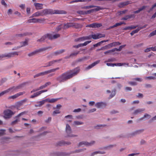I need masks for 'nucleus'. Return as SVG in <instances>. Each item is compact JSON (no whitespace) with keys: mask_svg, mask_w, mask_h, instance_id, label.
Segmentation results:
<instances>
[{"mask_svg":"<svg viewBox=\"0 0 156 156\" xmlns=\"http://www.w3.org/2000/svg\"><path fill=\"white\" fill-rule=\"evenodd\" d=\"M80 71L79 67H76L72 70H70L57 77L56 80L60 83L64 82L76 75Z\"/></svg>","mask_w":156,"mask_h":156,"instance_id":"nucleus-1","label":"nucleus"},{"mask_svg":"<svg viewBox=\"0 0 156 156\" xmlns=\"http://www.w3.org/2000/svg\"><path fill=\"white\" fill-rule=\"evenodd\" d=\"M48 9H45L40 11H37L32 14L31 17H37L39 16H43L47 14H48Z\"/></svg>","mask_w":156,"mask_h":156,"instance_id":"nucleus-2","label":"nucleus"},{"mask_svg":"<svg viewBox=\"0 0 156 156\" xmlns=\"http://www.w3.org/2000/svg\"><path fill=\"white\" fill-rule=\"evenodd\" d=\"M26 83H23L17 86H13L5 90L6 94L9 92H13L16 91L17 90L22 88L25 85Z\"/></svg>","mask_w":156,"mask_h":156,"instance_id":"nucleus-3","label":"nucleus"},{"mask_svg":"<svg viewBox=\"0 0 156 156\" xmlns=\"http://www.w3.org/2000/svg\"><path fill=\"white\" fill-rule=\"evenodd\" d=\"M81 25L77 23H64V28L67 29L70 27H73L76 28H79L81 27Z\"/></svg>","mask_w":156,"mask_h":156,"instance_id":"nucleus-4","label":"nucleus"},{"mask_svg":"<svg viewBox=\"0 0 156 156\" xmlns=\"http://www.w3.org/2000/svg\"><path fill=\"white\" fill-rule=\"evenodd\" d=\"M4 117L5 119H9L13 115L15 112L12 111L11 110L6 109L5 110L4 112Z\"/></svg>","mask_w":156,"mask_h":156,"instance_id":"nucleus-5","label":"nucleus"},{"mask_svg":"<svg viewBox=\"0 0 156 156\" xmlns=\"http://www.w3.org/2000/svg\"><path fill=\"white\" fill-rule=\"evenodd\" d=\"M48 14H66L67 12L66 11L63 10H54L48 9Z\"/></svg>","mask_w":156,"mask_h":156,"instance_id":"nucleus-6","label":"nucleus"},{"mask_svg":"<svg viewBox=\"0 0 156 156\" xmlns=\"http://www.w3.org/2000/svg\"><path fill=\"white\" fill-rule=\"evenodd\" d=\"M52 48V47H47L42 48H41L38 50H35V51H34L33 52H30V53H29L28 54V55L29 57H31V56H33L37 54L38 53H39V52H41L42 51H44L48 49H49V48Z\"/></svg>","mask_w":156,"mask_h":156,"instance_id":"nucleus-7","label":"nucleus"},{"mask_svg":"<svg viewBox=\"0 0 156 156\" xmlns=\"http://www.w3.org/2000/svg\"><path fill=\"white\" fill-rule=\"evenodd\" d=\"M2 55V57L3 58H11L13 57L15 55H18V52L15 51L12 52H10L7 54Z\"/></svg>","mask_w":156,"mask_h":156,"instance_id":"nucleus-8","label":"nucleus"},{"mask_svg":"<svg viewBox=\"0 0 156 156\" xmlns=\"http://www.w3.org/2000/svg\"><path fill=\"white\" fill-rule=\"evenodd\" d=\"M66 131L67 134V137H74L77 136L76 135L70 134L72 133L71 129L69 125L68 124H67L66 125Z\"/></svg>","mask_w":156,"mask_h":156,"instance_id":"nucleus-9","label":"nucleus"},{"mask_svg":"<svg viewBox=\"0 0 156 156\" xmlns=\"http://www.w3.org/2000/svg\"><path fill=\"white\" fill-rule=\"evenodd\" d=\"M47 39L50 40L53 39L52 35L51 34H46L42 36L41 39L38 40H37V41H43Z\"/></svg>","mask_w":156,"mask_h":156,"instance_id":"nucleus-10","label":"nucleus"},{"mask_svg":"<svg viewBox=\"0 0 156 156\" xmlns=\"http://www.w3.org/2000/svg\"><path fill=\"white\" fill-rule=\"evenodd\" d=\"M59 69L58 67L56 68L55 69H53L49 70H47L44 72L40 73L41 76H43L45 75H47L52 72H54L56 70H58Z\"/></svg>","mask_w":156,"mask_h":156,"instance_id":"nucleus-11","label":"nucleus"},{"mask_svg":"<svg viewBox=\"0 0 156 156\" xmlns=\"http://www.w3.org/2000/svg\"><path fill=\"white\" fill-rule=\"evenodd\" d=\"M95 143L94 141H92L90 143H88L87 142L83 141L79 143L78 144V146L80 147L81 146L83 145H84L87 146H90L94 144Z\"/></svg>","mask_w":156,"mask_h":156,"instance_id":"nucleus-12","label":"nucleus"},{"mask_svg":"<svg viewBox=\"0 0 156 156\" xmlns=\"http://www.w3.org/2000/svg\"><path fill=\"white\" fill-rule=\"evenodd\" d=\"M91 37L90 36H88L83 37L75 39L74 41L76 42L81 41H85L87 40L90 39H91Z\"/></svg>","mask_w":156,"mask_h":156,"instance_id":"nucleus-13","label":"nucleus"},{"mask_svg":"<svg viewBox=\"0 0 156 156\" xmlns=\"http://www.w3.org/2000/svg\"><path fill=\"white\" fill-rule=\"evenodd\" d=\"M43 4L39 3H35L34 5L35 6L36 9L37 10H40L43 8Z\"/></svg>","mask_w":156,"mask_h":156,"instance_id":"nucleus-14","label":"nucleus"},{"mask_svg":"<svg viewBox=\"0 0 156 156\" xmlns=\"http://www.w3.org/2000/svg\"><path fill=\"white\" fill-rule=\"evenodd\" d=\"M106 105V104L105 103L103 102H100L97 103L95 106L97 108H99L103 107H105Z\"/></svg>","mask_w":156,"mask_h":156,"instance_id":"nucleus-15","label":"nucleus"},{"mask_svg":"<svg viewBox=\"0 0 156 156\" xmlns=\"http://www.w3.org/2000/svg\"><path fill=\"white\" fill-rule=\"evenodd\" d=\"M60 61V60H55L53 61H50L47 63L46 64H47L46 66H43L44 67H49L52 66L53 64H54L55 62H57L59 61Z\"/></svg>","mask_w":156,"mask_h":156,"instance_id":"nucleus-16","label":"nucleus"},{"mask_svg":"<svg viewBox=\"0 0 156 156\" xmlns=\"http://www.w3.org/2000/svg\"><path fill=\"white\" fill-rule=\"evenodd\" d=\"M99 62H100L99 61H96V62H94V63H92L91 65L88 66L86 68V69L87 70V69H89L91 68H92L94 66H95L96 64L98 63Z\"/></svg>","mask_w":156,"mask_h":156,"instance_id":"nucleus-17","label":"nucleus"},{"mask_svg":"<svg viewBox=\"0 0 156 156\" xmlns=\"http://www.w3.org/2000/svg\"><path fill=\"white\" fill-rule=\"evenodd\" d=\"M135 17V15L134 14H131L130 15H127L124 16L122 18L121 20H126L129 19L133 18H134Z\"/></svg>","mask_w":156,"mask_h":156,"instance_id":"nucleus-18","label":"nucleus"},{"mask_svg":"<svg viewBox=\"0 0 156 156\" xmlns=\"http://www.w3.org/2000/svg\"><path fill=\"white\" fill-rule=\"evenodd\" d=\"M122 24H124L125 25L126 24V23L124 22H120V23H116L115 24L113 25V26L110 27L109 28L110 29H111L114 27H116L118 26L121 25Z\"/></svg>","mask_w":156,"mask_h":156,"instance_id":"nucleus-19","label":"nucleus"},{"mask_svg":"<svg viewBox=\"0 0 156 156\" xmlns=\"http://www.w3.org/2000/svg\"><path fill=\"white\" fill-rule=\"evenodd\" d=\"M123 63H107L106 65L108 66H110L113 67L115 66H120L122 65Z\"/></svg>","mask_w":156,"mask_h":156,"instance_id":"nucleus-20","label":"nucleus"},{"mask_svg":"<svg viewBox=\"0 0 156 156\" xmlns=\"http://www.w3.org/2000/svg\"><path fill=\"white\" fill-rule=\"evenodd\" d=\"M65 49H62L59 50H58L57 51H56L54 52V55H59L64 52H65Z\"/></svg>","mask_w":156,"mask_h":156,"instance_id":"nucleus-21","label":"nucleus"},{"mask_svg":"<svg viewBox=\"0 0 156 156\" xmlns=\"http://www.w3.org/2000/svg\"><path fill=\"white\" fill-rule=\"evenodd\" d=\"M138 25L137 26H128L125 28H124L123 29V30H131L133 29H134L136 28V27H138Z\"/></svg>","mask_w":156,"mask_h":156,"instance_id":"nucleus-22","label":"nucleus"},{"mask_svg":"<svg viewBox=\"0 0 156 156\" xmlns=\"http://www.w3.org/2000/svg\"><path fill=\"white\" fill-rule=\"evenodd\" d=\"M95 7H96V8L93 9V11H98L100 10H103L105 9V8H104L103 7H101L99 6H97L94 5Z\"/></svg>","mask_w":156,"mask_h":156,"instance_id":"nucleus-23","label":"nucleus"},{"mask_svg":"<svg viewBox=\"0 0 156 156\" xmlns=\"http://www.w3.org/2000/svg\"><path fill=\"white\" fill-rule=\"evenodd\" d=\"M30 34V33L27 32L23 34H16V36L17 37H21L29 35Z\"/></svg>","mask_w":156,"mask_h":156,"instance_id":"nucleus-24","label":"nucleus"},{"mask_svg":"<svg viewBox=\"0 0 156 156\" xmlns=\"http://www.w3.org/2000/svg\"><path fill=\"white\" fill-rule=\"evenodd\" d=\"M20 44L21 45V46L17 47V48H20V47L25 46L28 44V41H27V40H26L22 42H20Z\"/></svg>","mask_w":156,"mask_h":156,"instance_id":"nucleus-25","label":"nucleus"},{"mask_svg":"<svg viewBox=\"0 0 156 156\" xmlns=\"http://www.w3.org/2000/svg\"><path fill=\"white\" fill-rule=\"evenodd\" d=\"M144 109H139L135 110L133 114L137 115L138 113H140L143 111H144Z\"/></svg>","mask_w":156,"mask_h":156,"instance_id":"nucleus-26","label":"nucleus"},{"mask_svg":"<svg viewBox=\"0 0 156 156\" xmlns=\"http://www.w3.org/2000/svg\"><path fill=\"white\" fill-rule=\"evenodd\" d=\"M47 101H48V102L49 103H54L55 102H56V101H57L58 99V98H52L51 99H46Z\"/></svg>","mask_w":156,"mask_h":156,"instance_id":"nucleus-27","label":"nucleus"},{"mask_svg":"<svg viewBox=\"0 0 156 156\" xmlns=\"http://www.w3.org/2000/svg\"><path fill=\"white\" fill-rule=\"evenodd\" d=\"M40 94H41V93H40V91H39L37 92L36 93L34 94L33 95H31L30 96V98H34L35 97H37L39 96Z\"/></svg>","mask_w":156,"mask_h":156,"instance_id":"nucleus-28","label":"nucleus"},{"mask_svg":"<svg viewBox=\"0 0 156 156\" xmlns=\"http://www.w3.org/2000/svg\"><path fill=\"white\" fill-rule=\"evenodd\" d=\"M146 7L145 6H143L141 8H140L138 10H136V11H134L133 12L134 13L136 14L137 13H139L140 11L143 10L144 9H145V8Z\"/></svg>","mask_w":156,"mask_h":156,"instance_id":"nucleus-29","label":"nucleus"},{"mask_svg":"<svg viewBox=\"0 0 156 156\" xmlns=\"http://www.w3.org/2000/svg\"><path fill=\"white\" fill-rule=\"evenodd\" d=\"M95 7V6L94 5H90L82 7L81 9H88L91 8H94Z\"/></svg>","mask_w":156,"mask_h":156,"instance_id":"nucleus-30","label":"nucleus"},{"mask_svg":"<svg viewBox=\"0 0 156 156\" xmlns=\"http://www.w3.org/2000/svg\"><path fill=\"white\" fill-rule=\"evenodd\" d=\"M37 23V18H33L29 20L27 22V23Z\"/></svg>","mask_w":156,"mask_h":156,"instance_id":"nucleus-31","label":"nucleus"},{"mask_svg":"<svg viewBox=\"0 0 156 156\" xmlns=\"http://www.w3.org/2000/svg\"><path fill=\"white\" fill-rule=\"evenodd\" d=\"M109 41L108 40H104V41H101L100 42H99L97 43V44H94V47H97L98 46L100 45L101 43H102L103 42H107V41Z\"/></svg>","mask_w":156,"mask_h":156,"instance_id":"nucleus-32","label":"nucleus"},{"mask_svg":"<svg viewBox=\"0 0 156 156\" xmlns=\"http://www.w3.org/2000/svg\"><path fill=\"white\" fill-rule=\"evenodd\" d=\"M151 117V116L147 114V113H146L145 114V115H144V117H143L142 118H141L140 119L138 120H143L144 118H147V119H149L150 117Z\"/></svg>","mask_w":156,"mask_h":156,"instance_id":"nucleus-33","label":"nucleus"},{"mask_svg":"<svg viewBox=\"0 0 156 156\" xmlns=\"http://www.w3.org/2000/svg\"><path fill=\"white\" fill-rule=\"evenodd\" d=\"M126 45H123L120 46H119V48H113L114 50V51H121L122 50V48L124 47Z\"/></svg>","mask_w":156,"mask_h":156,"instance_id":"nucleus-34","label":"nucleus"},{"mask_svg":"<svg viewBox=\"0 0 156 156\" xmlns=\"http://www.w3.org/2000/svg\"><path fill=\"white\" fill-rule=\"evenodd\" d=\"M105 153V152H101L100 151H96L94 152L91 154V156H94V155L98 154H104Z\"/></svg>","mask_w":156,"mask_h":156,"instance_id":"nucleus-35","label":"nucleus"},{"mask_svg":"<svg viewBox=\"0 0 156 156\" xmlns=\"http://www.w3.org/2000/svg\"><path fill=\"white\" fill-rule=\"evenodd\" d=\"M45 21V19L44 18H41L40 19L37 18V23H42L44 22Z\"/></svg>","mask_w":156,"mask_h":156,"instance_id":"nucleus-36","label":"nucleus"},{"mask_svg":"<svg viewBox=\"0 0 156 156\" xmlns=\"http://www.w3.org/2000/svg\"><path fill=\"white\" fill-rule=\"evenodd\" d=\"M111 43V44L112 47L113 46H116L121 44V43L119 42H113Z\"/></svg>","mask_w":156,"mask_h":156,"instance_id":"nucleus-37","label":"nucleus"},{"mask_svg":"<svg viewBox=\"0 0 156 156\" xmlns=\"http://www.w3.org/2000/svg\"><path fill=\"white\" fill-rule=\"evenodd\" d=\"M114 52V50L113 49L112 50H108L106 51H105L104 52V53L105 54H106V55L110 54Z\"/></svg>","mask_w":156,"mask_h":156,"instance_id":"nucleus-38","label":"nucleus"},{"mask_svg":"<svg viewBox=\"0 0 156 156\" xmlns=\"http://www.w3.org/2000/svg\"><path fill=\"white\" fill-rule=\"evenodd\" d=\"M46 101H47L46 99L42 101H40L39 102V104L38 105V106H41L43 104H44V103H45V102Z\"/></svg>","mask_w":156,"mask_h":156,"instance_id":"nucleus-39","label":"nucleus"},{"mask_svg":"<svg viewBox=\"0 0 156 156\" xmlns=\"http://www.w3.org/2000/svg\"><path fill=\"white\" fill-rule=\"evenodd\" d=\"M20 121V120L19 118H18L16 119L15 120L13 121L11 123V125H14V124H16L18 122H19Z\"/></svg>","mask_w":156,"mask_h":156,"instance_id":"nucleus-40","label":"nucleus"},{"mask_svg":"<svg viewBox=\"0 0 156 156\" xmlns=\"http://www.w3.org/2000/svg\"><path fill=\"white\" fill-rule=\"evenodd\" d=\"M116 90H115L112 91L111 94L110 95L109 98L110 99L113 97L115 94Z\"/></svg>","mask_w":156,"mask_h":156,"instance_id":"nucleus-41","label":"nucleus"},{"mask_svg":"<svg viewBox=\"0 0 156 156\" xmlns=\"http://www.w3.org/2000/svg\"><path fill=\"white\" fill-rule=\"evenodd\" d=\"M79 53H80V51H77L76 52L72 53L70 54V55L69 56V57H70L72 56H76Z\"/></svg>","mask_w":156,"mask_h":156,"instance_id":"nucleus-42","label":"nucleus"},{"mask_svg":"<svg viewBox=\"0 0 156 156\" xmlns=\"http://www.w3.org/2000/svg\"><path fill=\"white\" fill-rule=\"evenodd\" d=\"M18 97V95L17 94H16L13 95L9 97L8 98V99H14Z\"/></svg>","mask_w":156,"mask_h":156,"instance_id":"nucleus-43","label":"nucleus"},{"mask_svg":"<svg viewBox=\"0 0 156 156\" xmlns=\"http://www.w3.org/2000/svg\"><path fill=\"white\" fill-rule=\"evenodd\" d=\"M87 27H92L93 28H96L95 23H93L90 24L86 26Z\"/></svg>","mask_w":156,"mask_h":156,"instance_id":"nucleus-44","label":"nucleus"},{"mask_svg":"<svg viewBox=\"0 0 156 156\" xmlns=\"http://www.w3.org/2000/svg\"><path fill=\"white\" fill-rule=\"evenodd\" d=\"M91 41H85V42H84V43L80 44L81 46L82 47V46H86L87 44H88L90 43L91 42Z\"/></svg>","mask_w":156,"mask_h":156,"instance_id":"nucleus-45","label":"nucleus"},{"mask_svg":"<svg viewBox=\"0 0 156 156\" xmlns=\"http://www.w3.org/2000/svg\"><path fill=\"white\" fill-rule=\"evenodd\" d=\"M74 123L75 125H79L83 124V122H82L75 121L74 122Z\"/></svg>","mask_w":156,"mask_h":156,"instance_id":"nucleus-46","label":"nucleus"},{"mask_svg":"<svg viewBox=\"0 0 156 156\" xmlns=\"http://www.w3.org/2000/svg\"><path fill=\"white\" fill-rule=\"evenodd\" d=\"M6 130L5 129H1L0 130V136L4 135Z\"/></svg>","mask_w":156,"mask_h":156,"instance_id":"nucleus-47","label":"nucleus"},{"mask_svg":"<svg viewBox=\"0 0 156 156\" xmlns=\"http://www.w3.org/2000/svg\"><path fill=\"white\" fill-rule=\"evenodd\" d=\"M105 50H107L110 48L112 47L111 43H110L107 45H106L104 46Z\"/></svg>","mask_w":156,"mask_h":156,"instance_id":"nucleus-48","label":"nucleus"},{"mask_svg":"<svg viewBox=\"0 0 156 156\" xmlns=\"http://www.w3.org/2000/svg\"><path fill=\"white\" fill-rule=\"evenodd\" d=\"M105 50H107L110 48L112 47L111 43H110L107 45H106L104 46Z\"/></svg>","mask_w":156,"mask_h":156,"instance_id":"nucleus-49","label":"nucleus"},{"mask_svg":"<svg viewBox=\"0 0 156 156\" xmlns=\"http://www.w3.org/2000/svg\"><path fill=\"white\" fill-rule=\"evenodd\" d=\"M156 35V29L153 31L152 32H151L150 34L149 35V37H151V36H153L154 35Z\"/></svg>","mask_w":156,"mask_h":156,"instance_id":"nucleus-50","label":"nucleus"},{"mask_svg":"<svg viewBox=\"0 0 156 156\" xmlns=\"http://www.w3.org/2000/svg\"><path fill=\"white\" fill-rule=\"evenodd\" d=\"M27 99L23 100L21 101H20L18 102V104L20 106H21V105H22L24 102H26L27 101Z\"/></svg>","mask_w":156,"mask_h":156,"instance_id":"nucleus-51","label":"nucleus"},{"mask_svg":"<svg viewBox=\"0 0 156 156\" xmlns=\"http://www.w3.org/2000/svg\"><path fill=\"white\" fill-rule=\"evenodd\" d=\"M98 34H92L91 35V37L94 39H98Z\"/></svg>","mask_w":156,"mask_h":156,"instance_id":"nucleus-52","label":"nucleus"},{"mask_svg":"<svg viewBox=\"0 0 156 156\" xmlns=\"http://www.w3.org/2000/svg\"><path fill=\"white\" fill-rule=\"evenodd\" d=\"M60 111L58 110H56L53 112L52 115L54 116L55 114L60 113Z\"/></svg>","mask_w":156,"mask_h":156,"instance_id":"nucleus-53","label":"nucleus"},{"mask_svg":"<svg viewBox=\"0 0 156 156\" xmlns=\"http://www.w3.org/2000/svg\"><path fill=\"white\" fill-rule=\"evenodd\" d=\"M60 37V35L58 34H56L52 35L53 39L57 38Z\"/></svg>","mask_w":156,"mask_h":156,"instance_id":"nucleus-54","label":"nucleus"},{"mask_svg":"<svg viewBox=\"0 0 156 156\" xmlns=\"http://www.w3.org/2000/svg\"><path fill=\"white\" fill-rule=\"evenodd\" d=\"M98 39L100 38L105 37V34H98Z\"/></svg>","mask_w":156,"mask_h":156,"instance_id":"nucleus-55","label":"nucleus"},{"mask_svg":"<svg viewBox=\"0 0 156 156\" xmlns=\"http://www.w3.org/2000/svg\"><path fill=\"white\" fill-rule=\"evenodd\" d=\"M94 12L93 9L90 10H87V11H85V14H90L92 12Z\"/></svg>","mask_w":156,"mask_h":156,"instance_id":"nucleus-56","label":"nucleus"},{"mask_svg":"<svg viewBox=\"0 0 156 156\" xmlns=\"http://www.w3.org/2000/svg\"><path fill=\"white\" fill-rule=\"evenodd\" d=\"M128 83L131 85H136L137 83L135 82H129Z\"/></svg>","mask_w":156,"mask_h":156,"instance_id":"nucleus-57","label":"nucleus"},{"mask_svg":"<svg viewBox=\"0 0 156 156\" xmlns=\"http://www.w3.org/2000/svg\"><path fill=\"white\" fill-rule=\"evenodd\" d=\"M57 156H64V154L62 152H59L56 153Z\"/></svg>","mask_w":156,"mask_h":156,"instance_id":"nucleus-58","label":"nucleus"},{"mask_svg":"<svg viewBox=\"0 0 156 156\" xmlns=\"http://www.w3.org/2000/svg\"><path fill=\"white\" fill-rule=\"evenodd\" d=\"M95 25L96 26V28H99L102 26V24L101 23H95Z\"/></svg>","mask_w":156,"mask_h":156,"instance_id":"nucleus-59","label":"nucleus"},{"mask_svg":"<svg viewBox=\"0 0 156 156\" xmlns=\"http://www.w3.org/2000/svg\"><path fill=\"white\" fill-rule=\"evenodd\" d=\"M86 59H87V57H84L81 58H79L78 59L77 61L78 62H81Z\"/></svg>","mask_w":156,"mask_h":156,"instance_id":"nucleus-60","label":"nucleus"},{"mask_svg":"<svg viewBox=\"0 0 156 156\" xmlns=\"http://www.w3.org/2000/svg\"><path fill=\"white\" fill-rule=\"evenodd\" d=\"M133 80H136L139 82H141L142 81V79L141 78H134L133 79Z\"/></svg>","mask_w":156,"mask_h":156,"instance_id":"nucleus-61","label":"nucleus"},{"mask_svg":"<svg viewBox=\"0 0 156 156\" xmlns=\"http://www.w3.org/2000/svg\"><path fill=\"white\" fill-rule=\"evenodd\" d=\"M51 118L49 117L48 118L45 120V122L46 123H48L51 121Z\"/></svg>","mask_w":156,"mask_h":156,"instance_id":"nucleus-62","label":"nucleus"},{"mask_svg":"<svg viewBox=\"0 0 156 156\" xmlns=\"http://www.w3.org/2000/svg\"><path fill=\"white\" fill-rule=\"evenodd\" d=\"M143 131H144V129H143L138 130L136 131L135 132V133L136 134H139V133L143 132Z\"/></svg>","mask_w":156,"mask_h":156,"instance_id":"nucleus-63","label":"nucleus"},{"mask_svg":"<svg viewBox=\"0 0 156 156\" xmlns=\"http://www.w3.org/2000/svg\"><path fill=\"white\" fill-rule=\"evenodd\" d=\"M80 14H82V15H85V11H79L78 12Z\"/></svg>","mask_w":156,"mask_h":156,"instance_id":"nucleus-64","label":"nucleus"}]
</instances>
